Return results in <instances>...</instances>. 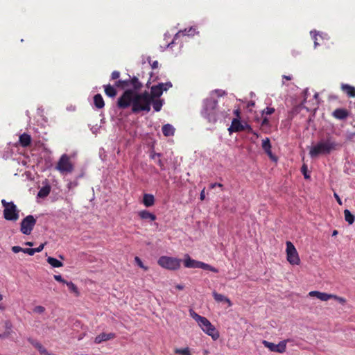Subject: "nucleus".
Wrapping results in <instances>:
<instances>
[{
    "instance_id": "b1692460",
    "label": "nucleus",
    "mask_w": 355,
    "mask_h": 355,
    "mask_svg": "<svg viewBox=\"0 0 355 355\" xmlns=\"http://www.w3.org/2000/svg\"><path fill=\"white\" fill-rule=\"evenodd\" d=\"M162 133L166 137L173 136L175 133V128L171 124H165L163 125Z\"/></svg>"
},
{
    "instance_id": "f3484780",
    "label": "nucleus",
    "mask_w": 355,
    "mask_h": 355,
    "mask_svg": "<svg viewBox=\"0 0 355 355\" xmlns=\"http://www.w3.org/2000/svg\"><path fill=\"white\" fill-rule=\"evenodd\" d=\"M212 295H213L214 300L217 302L227 303L228 304V306H231L232 305L231 300L227 297H226L222 294H219L216 291H214L212 293Z\"/></svg>"
},
{
    "instance_id": "f03ea898",
    "label": "nucleus",
    "mask_w": 355,
    "mask_h": 355,
    "mask_svg": "<svg viewBox=\"0 0 355 355\" xmlns=\"http://www.w3.org/2000/svg\"><path fill=\"white\" fill-rule=\"evenodd\" d=\"M341 145L331 138H327L325 141H321L311 148L309 155L312 158L317 157L319 155H329L331 152L336 150Z\"/></svg>"
},
{
    "instance_id": "6ab92c4d",
    "label": "nucleus",
    "mask_w": 355,
    "mask_h": 355,
    "mask_svg": "<svg viewBox=\"0 0 355 355\" xmlns=\"http://www.w3.org/2000/svg\"><path fill=\"white\" fill-rule=\"evenodd\" d=\"M341 89L343 92H345L348 97L354 98L355 97V87L347 85V84H342Z\"/></svg>"
},
{
    "instance_id": "393cba45",
    "label": "nucleus",
    "mask_w": 355,
    "mask_h": 355,
    "mask_svg": "<svg viewBox=\"0 0 355 355\" xmlns=\"http://www.w3.org/2000/svg\"><path fill=\"white\" fill-rule=\"evenodd\" d=\"M164 101L159 98H152L151 105H153V109L156 112L161 110L163 106Z\"/></svg>"
},
{
    "instance_id": "2eb2a0df",
    "label": "nucleus",
    "mask_w": 355,
    "mask_h": 355,
    "mask_svg": "<svg viewBox=\"0 0 355 355\" xmlns=\"http://www.w3.org/2000/svg\"><path fill=\"white\" fill-rule=\"evenodd\" d=\"M32 139L30 135L23 133L19 136V144L21 147L26 148L31 144Z\"/></svg>"
},
{
    "instance_id": "a18cd8bd",
    "label": "nucleus",
    "mask_w": 355,
    "mask_h": 355,
    "mask_svg": "<svg viewBox=\"0 0 355 355\" xmlns=\"http://www.w3.org/2000/svg\"><path fill=\"white\" fill-rule=\"evenodd\" d=\"M171 87H172V83L171 82L164 83L163 91H167Z\"/></svg>"
},
{
    "instance_id": "bf43d9fd",
    "label": "nucleus",
    "mask_w": 355,
    "mask_h": 355,
    "mask_svg": "<svg viewBox=\"0 0 355 355\" xmlns=\"http://www.w3.org/2000/svg\"><path fill=\"white\" fill-rule=\"evenodd\" d=\"M158 164H159L161 167H162V166H163V163H162V162L160 159H159V162H158Z\"/></svg>"
},
{
    "instance_id": "39448f33",
    "label": "nucleus",
    "mask_w": 355,
    "mask_h": 355,
    "mask_svg": "<svg viewBox=\"0 0 355 355\" xmlns=\"http://www.w3.org/2000/svg\"><path fill=\"white\" fill-rule=\"evenodd\" d=\"M217 101L214 98L207 99L205 103L204 114L210 123H215L217 120Z\"/></svg>"
},
{
    "instance_id": "052dcab7",
    "label": "nucleus",
    "mask_w": 355,
    "mask_h": 355,
    "mask_svg": "<svg viewBox=\"0 0 355 355\" xmlns=\"http://www.w3.org/2000/svg\"><path fill=\"white\" fill-rule=\"evenodd\" d=\"M337 234H338V231L337 230H334L333 232V233H332V236H336V235H337Z\"/></svg>"
},
{
    "instance_id": "cd10ccee",
    "label": "nucleus",
    "mask_w": 355,
    "mask_h": 355,
    "mask_svg": "<svg viewBox=\"0 0 355 355\" xmlns=\"http://www.w3.org/2000/svg\"><path fill=\"white\" fill-rule=\"evenodd\" d=\"M31 343L38 349L41 354H47V350L42 345L41 343L36 340H31Z\"/></svg>"
},
{
    "instance_id": "c85d7f7f",
    "label": "nucleus",
    "mask_w": 355,
    "mask_h": 355,
    "mask_svg": "<svg viewBox=\"0 0 355 355\" xmlns=\"http://www.w3.org/2000/svg\"><path fill=\"white\" fill-rule=\"evenodd\" d=\"M50 191H51V188L49 186L43 187L38 191L37 196L39 198H45L50 193Z\"/></svg>"
},
{
    "instance_id": "0eeeda50",
    "label": "nucleus",
    "mask_w": 355,
    "mask_h": 355,
    "mask_svg": "<svg viewBox=\"0 0 355 355\" xmlns=\"http://www.w3.org/2000/svg\"><path fill=\"white\" fill-rule=\"evenodd\" d=\"M286 244L287 261L292 265H299L300 259L295 247L291 241H287Z\"/></svg>"
},
{
    "instance_id": "603ef678",
    "label": "nucleus",
    "mask_w": 355,
    "mask_h": 355,
    "mask_svg": "<svg viewBox=\"0 0 355 355\" xmlns=\"http://www.w3.org/2000/svg\"><path fill=\"white\" fill-rule=\"evenodd\" d=\"M282 78H283V79H286V80H291L293 79V76H292L283 75Z\"/></svg>"
},
{
    "instance_id": "412c9836",
    "label": "nucleus",
    "mask_w": 355,
    "mask_h": 355,
    "mask_svg": "<svg viewBox=\"0 0 355 355\" xmlns=\"http://www.w3.org/2000/svg\"><path fill=\"white\" fill-rule=\"evenodd\" d=\"M138 215L141 219L144 220H150L151 221H154L157 218L154 214H152L147 210H142L139 211Z\"/></svg>"
},
{
    "instance_id": "4be33fe9",
    "label": "nucleus",
    "mask_w": 355,
    "mask_h": 355,
    "mask_svg": "<svg viewBox=\"0 0 355 355\" xmlns=\"http://www.w3.org/2000/svg\"><path fill=\"white\" fill-rule=\"evenodd\" d=\"M114 87H117L115 85L114 86L110 84L104 85L105 93L107 96L114 98L116 96L117 92Z\"/></svg>"
},
{
    "instance_id": "aec40b11",
    "label": "nucleus",
    "mask_w": 355,
    "mask_h": 355,
    "mask_svg": "<svg viewBox=\"0 0 355 355\" xmlns=\"http://www.w3.org/2000/svg\"><path fill=\"white\" fill-rule=\"evenodd\" d=\"M143 204L146 207H152L155 204V197L153 194L145 193L143 196Z\"/></svg>"
},
{
    "instance_id": "f257e3e1",
    "label": "nucleus",
    "mask_w": 355,
    "mask_h": 355,
    "mask_svg": "<svg viewBox=\"0 0 355 355\" xmlns=\"http://www.w3.org/2000/svg\"><path fill=\"white\" fill-rule=\"evenodd\" d=\"M115 85L117 88L125 89L117 100V107L121 110L130 107L135 114L142 111L150 112L152 98H159L164 92V83H159L151 87L150 92L145 91L139 93L143 84L137 77L130 75L128 79L116 81Z\"/></svg>"
},
{
    "instance_id": "ddd939ff",
    "label": "nucleus",
    "mask_w": 355,
    "mask_h": 355,
    "mask_svg": "<svg viewBox=\"0 0 355 355\" xmlns=\"http://www.w3.org/2000/svg\"><path fill=\"white\" fill-rule=\"evenodd\" d=\"M115 337L116 334L114 333H101L95 338L94 343L99 344L102 342L114 339Z\"/></svg>"
},
{
    "instance_id": "a878e982",
    "label": "nucleus",
    "mask_w": 355,
    "mask_h": 355,
    "mask_svg": "<svg viewBox=\"0 0 355 355\" xmlns=\"http://www.w3.org/2000/svg\"><path fill=\"white\" fill-rule=\"evenodd\" d=\"M47 262L54 268H60L63 266L62 262L51 257L47 258Z\"/></svg>"
},
{
    "instance_id": "5701e85b",
    "label": "nucleus",
    "mask_w": 355,
    "mask_h": 355,
    "mask_svg": "<svg viewBox=\"0 0 355 355\" xmlns=\"http://www.w3.org/2000/svg\"><path fill=\"white\" fill-rule=\"evenodd\" d=\"M94 104L98 109H101L105 106V102L101 94H97L94 96Z\"/></svg>"
},
{
    "instance_id": "9d476101",
    "label": "nucleus",
    "mask_w": 355,
    "mask_h": 355,
    "mask_svg": "<svg viewBox=\"0 0 355 355\" xmlns=\"http://www.w3.org/2000/svg\"><path fill=\"white\" fill-rule=\"evenodd\" d=\"M288 340H284L279 342L277 345H275L272 343L268 342L267 340L263 341V345L266 348L269 349L271 352H278V353H284L286 349V344Z\"/></svg>"
},
{
    "instance_id": "c756f323",
    "label": "nucleus",
    "mask_w": 355,
    "mask_h": 355,
    "mask_svg": "<svg viewBox=\"0 0 355 355\" xmlns=\"http://www.w3.org/2000/svg\"><path fill=\"white\" fill-rule=\"evenodd\" d=\"M345 220L349 224L352 225L355 220L354 216L348 210L344 211Z\"/></svg>"
},
{
    "instance_id": "4468645a",
    "label": "nucleus",
    "mask_w": 355,
    "mask_h": 355,
    "mask_svg": "<svg viewBox=\"0 0 355 355\" xmlns=\"http://www.w3.org/2000/svg\"><path fill=\"white\" fill-rule=\"evenodd\" d=\"M262 148L266 152V153L269 156V157L272 160H277L275 157L272 155L271 151V144L270 139L268 138H266L262 141Z\"/></svg>"
},
{
    "instance_id": "7c9ffc66",
    "label": "nucleus",
    "mask_w": 355,
    "mask_h": 355,
    "mask_svg": "<svg viewBox=\"0 0 355 355\" xmlns=\"http://www.w3.org/2000/svg\"><path fill=\"white\" fill-rule=\"evenodd\" d=\"M174 353L180 355H192L188 347L183 349L176 348L174 350Z\"/></svg>"
},
{
    "instance_id": "1a4fd4ad",
    "label": "nucleus",
    "mask_w": 355,
    "mask_h": 355,
    "mask_svg": "<svg viewBox=\"0 0 355 355\" xmlns=\"http://www.w3.org/2000/svg\"><path fill=\"white\" fill-rule=\"evenodd\" d=\"M199 326L201 327L202 330L207 335L210 336L213 340H216L219 338L218 331L206 318H204L199 324Z\"/></svg>"
},
{
    "instance_id": "20e7f679",
    "label": "nucleus",
    "mask_w": 355,
    "mask_h": 355,
    "mask_svg": "<svg viewBox=\"0 0 355 355\" xmlns=\"http://www.w3.org/2000/svg\"><path fill=\"white\" fill-rule=\"evenodd\" d=\"M55 169L61 174L71 173L74 170V165L72 163L70 157L67 154H63L60 157L55 166Z\"/></svg>"
},
{
    "instance_id": "3c124183",
    "label": "nucleus",
    "mask_w": 355,
    "mask_h": 355,
    "mask_svg": "<svg viewBox=\"0 0 355 355\" xmlns=\"http://www.w3.org/2000/svg\"><path fill=\"white\" fill-rule=\"evenodd\" d=\"M334 197H335V198H336V201L338 202V203L339 205H342V200H341V199L340 198L339 196H338L336 193H334Z\"/></svg>"
},
{
    "instance_id": "e433bc0d",
    "label": "nucleus",
    "mask_w": 355,
    "mask_h": 355,
    "mask_svg": "<svg viewBox=\"0 0 355 355\" xmlns=\"http://www.w3.org/2000/svg\"><path fill=\"white\" fill-rule=\"evenodd\" d=\"M331 299L336 300V301H338L341 304H345L346 303V302H347L345 298H344L343 297L338 296L336 295H334V294H332Z\"/></svg>"
},
{
    "instance_id": "680f3d73",
    "label": "nucleus",
    "mask_w": 355,
    "mask_h": 355,
    "mask_svg": "<svg viewBox=\"0 0 355 355\" xmlns=\"http://www.w3.org/2000/svg\"><path fill=\"white\" fill-rule=\"evenodd\" d=\"M43 355H53V354H52L49 353V352L47 351V354H44Z\"/></svg>"
},
{
    "instance_id": "6e6552de",
    "label": "nucleus",
    "mask_w": 355,
    "mask_h": 355,
    "mask_svg": "<svg viewBox=\"0 0 355 355\" xmlns=\"http://www.w3.org/2000/svg\"><path fill=\"white\" fill-rule=\"evenodd\" d=\"M35 224L36 219L34 216L28 215L21 220L20 224V231L24 234L29 235L33 231Z\"/></svg>"
},
{
    "instance_id": "473e14b6",
    "label": "nucleus",
    "mask_w": 355,
    "mask_h": 355,
    "mask_svg": "<svg viewBox=\"0 0 355 355\" xmlns=\"http://www.w3.org/2000/svg\"><path fill=\"white\" fill-rule=\"evenodd\" d=\"M66 285L68 286L71 292L75 293L76 296L79 295L78 287L72 282H66Z\"/></svg>"
},
{
    "instance_id": "6e6d98bb",
    "label": "nucleus",
    "mask_w": 355,
    "mask_h": 355,
    "mask_svg": "<svg viewBox=\"0 0 355 355\" xmlns=\"http://www.w3.org/2000/svg\"><path fill=\"white\" fill-rule=\"evenodd\" d=\"M234 114H235L237 117H239V115H240V111H239V110H238V109H237V110H234Z\"/></svg>"
},
{
    "instance_id": "09e8293b",
    "label": "nucleus",
    "mask_w": 355,
    "mask_h": 355,
    "mask_svg": "<svg viewBox=\"0 0 355 355\" xmlns=\"http://www.w3.org/2000/svg\"><path fill=\"white\" fill-rule=\"evenodd\" d=\"M44 244L42 243V244L40 245L37 248H34L35 253L41 252L44 249Z\"/></svg>"
},
{
    "instance_id": "a211bd4d",
    "label": "nucleus",
    "mask_w": 355,
    "mask_h": 355,
    "mask_svg": "<svg viewBox=\"0 0 355 355\" xmlns=\"http://www.w3.org/2000/svg\"><path fill=\"white\" fill-rule=\"evenodd\" d=\"M200 261H196L191 259V257L187 254L184 261V265L186 268H198V263Z\"/></svg>"
},
{
    "instance_id": "49530a36",
    "label": "nucleus",
    "mask_w": 355,
    "mask_h": 355,
    "mask_svg": "<svg viewBox=\"0 0 355 355\" xmlns=\"http://www.w3.org/2000/svg\"><path fill=\"white\" fill-rule=\"evenodd\" d=\"M217 187L223 188V185L221 183H211L209 185V188L211 189H214L215 187Z\"/></svg>"
},
{
    "instance_id": "de8ad7c7",
    "label": "nucleus",
    "mask_w": 355,
    "mask_h": 355,
    "mask_svg": "<svg viewBox=\"0 0 355 355\" xmlns=\"http://www.w3.org/2000/svg\"><path fill=\"white\" fill-rule=\"evenodd\" d=\"M269 125V120L267 117L263 118L261 122V126H268Z\"/></svg>"
},
{
    "instance_id": "2f4dec72",
    "label": "nucleus",
    "mask_w": 355,
    "mask_h": 355,
    "mask_svg": "<svg viewBox=\"0 0 355 355\" xmlns=\"http://www.w3.org/2000/svg\"><path fill=\"white\" fill-rule=\"evenodd\" d=\"M189 314L191 318H193L199 324L201 321L204 319L205 317H202L196 313L193 309L189 310Z\"/></svg>"
},
{
    "instance_id": "13d9d810",
    "label": "nucleus",
    "mask_w": 355,
    "mask_h": 355,
    "mask_svg": "<svg viewBox=\"0 0 355 355\" xmlns=\"http://www.w3.org/2000/svg\"><path fill=\"white\" fill-rule=\"evenodd\" d=\"M316 40H317V39H316V37H315V41H314L315 47H316L318 45V43Z\"/></svg>"
},
{
    "instance_id": "f704fd0d",
    "label": "nucleus",
    "mask_w": 355,
    "mask_h": 355,
    "mask_svg": "<svg viewBox=\"0 0 355 355\" xmlns=\"http://www.w3.org/2000/svg\"><path fill=\"white\" fill-rule=\"evenodd\" d=\"M301 172L303 174L305 179L310 178V175L308 173V167L307 165L304 164L301 167Z\"/></svg>"
},
{
    "instance_id": "58836bf2",
    "label": "nucleus",
    "mask_w": 355,
    "mask_h": 355,
    "mask_svg": "<svg viewBox=\"0 0 355 355\" xmlns=\"http://www.w3.org/2000/svg\"><path fill=\"white\" fill-rule=\"evenodd\" d=\"M23 252L28 254L30 256L35 254L34 248H23Z\"/></svg>"
},
{
    "instance_id": "dca6fc26",
    "label": "nucleus",
    "mask_w": 355,
    "mask_h": 355,
    "mask_svg": "<svg viewBox=\"0 0 355 355\" xmlns=\"http://www.w3.org/2000/svg\"><path fill=\"white\" fill-rule=\"evenodd\" d=\"M196 30L193 28H189V29L185 28L183 31H180L178 33H177L171 44H168L170 46L171 44H173L175 42V41L180 37V36H185V35H193L195 33Z\"/></svg>"
},
{
    "instance_id": "4c0bfd02",
    "label": "nucleus",
    "mask_w": 355,
    "mask_h": 355,
    "mask_svg": "<svg viewBox=\"0 0 355 355\" xmlns=\"http://www.w3.org/2000/svg\"><path fill=\"white\" fill-rule=\"evenodd\" d=\"M45 308L41 305H38V306H36L34 309H33V312L34 313H40V314H42L43 313L44 311H45Z\"/></svg>"
},
{
    "instance_id": "9b49d317",
    "label": "nucleus",
    "mask_w": 355,
    "mask_h": 355,
    "mask_svg": "<svg viewBox=\"0 0 355 355\" xmlns=\"http://www.w3.org/2000/svg\"><path fill=\"white\" fill-rule=\"evenodd\" d=\"M250 125L247 123L243 124L239 119H234L232 121L230 127L228 128L230 133L238 132L243 130H251Z\"/></svg>"
},
{
    "instance_id": "864d4df0",
    "label": "nucleus",
    "mask_w": 355,
    "mask_h": 355,
    "mask_svg": "<svg viewBox=\"0 0 355 355\" xmlns=\"http://www.w3.org/2000/svg\"><path fill=\"white\" fill-rule=\"evenodd\" d=\"M158 67V62L157 61H154L152 64V68L153 69H156Z\"/></svg>"
},
{
    "instance_id": "a19ab883",
    "label": "nucleus",
    "mask_w": 355,
    "mask_h": 355,
    "mask_svg": "<svg viewBox=\"0 0 355 355\" xmlns=\"http://www.w3.org/2000/svg\"><path fill=\"white\" fill-rule=\"evenodd\" d=\"M120 77V72L118 71H114L111 74L112 80H117Z\"/></svg>"
},
{
    "instance_id": "8fccbe9b",
    "label": "nucleus",
    "mask_w": 355,
    "mask_h": 355,
    "mask_svg": "<svg viewBox=\"0 0 355 355\" xmlns=\"http://www.w3.org/2000/svg\"><path fill=\"white\" fill-rule=\"evenodd\" d=\"M205 198V189L204 188L201 192H200V199L201 200H204Z\"/></svg>"
},
{
    "instance_id": "c03bdc74",
    "label": "nucleus",
    "mask_w": 355,
    "mask_h": 355,
    "mask_svg": "<svg viewBox=\"0 0 355 355\" xmlns=\"http://www.w3.org/2000/svg\"><path fill=\"white\" fill-rule=\"evenodd\" d=\"M12 251L15 253H18L19 252H23V248L20 246H13L12 248Z\"/></svg>"
},
{
    "instance_id": "4d7b16f0",
    "label": "nucleus",
    "mask_w": 355,
    "mask_h": 355,
    "mask_svg": "<svg viewBox=\"0 0 355 355\" xmlns=\"http://www.w3.org/2000/svg\"><path fill=\"white\" fill-rule=\"evenodd\" d=\"M25 245H28V246H33V243L31 242V241H28V242H26L25 243Z\"/></svg>"
},
{
    "instance_id": "7ed1b4c3",
    "label": "nucleus",
    "mask_w": 355,
    "mask_h": 355,
    "mask_svg": "<svg viewBox=\"0 0 355 355\" xmlns=\"http://www.w3.org/2000/svg\"><path fill=\"white\" fill-rule=\"evenodd\" d=\"M1 204L4 207L3 217L7 220L16 221L19 219V210L13 202H7L1 200Z\"/></svg>"
},
{
    "instance_id": "e2e57ef3",
    "label": "nucleus",
    "mask_w": 355,
    "mask_h": 355,
    "mask_svg": "<svg viewBox=\"0 0 355 355\" xmlns=\"http://www.w3.org/2000/svg\"><path fill=\"white\" fill-rule=\"evenodd\" d=\"M3 300V295L0 293V301Z\"/></svg>"
},
{
    "instance_id": "bb28decb",
    "label": "nucleus",
    "mask_w": 355,
    "mask_h": 355,
    "mask_svg": "<svg viewBox=\"0 0 355 355\" xmlns=\"http://www.w3.org/2000/svg\"><path fill=\"white\" fill-rule=\"evenodd\" d=\"M198 268L209 270L216 273L218 272V270L217 268L202 261H200V263H198Z\"/></svg>"
},
{
    "instance_id": "37998d69",
    "label": "nucleus",
    "mask_w": 355,
    "mask_h": 355,
    "mask_svg": "<svg viewBox=\"0 0 355 355\" xmlns=\"http://www.w3.org/2000/svg\"><path fill=\"white\" fill-rule=\"evenodd\" d=\"M321 292L317 291H313L309 293V295L311 297H316L318 299V296L320 295Z\"/></svg>"
},
{
    "instance_id": "c9c22d12",
    "label": "nucleus",
    "mask_w": 355,
    "mask_h": 355,
    "mask_svg": "<svg viewBox=\"0 0 355 355\" xmlns=\"http://www.w3.org/2000/svg\"><path fill=\"white\" fill-rule=\"evenodd\" d=\"M135 261L137 263V264L138 265V266L140 267L141 268L144 269V270H148V268L147 266H145L143 264V262H142V261L141 260V259L139 257H135Z\"/></svg>"
},
{
    "instance_id": "ea45409f",
    "label": "nucleus",
    "mask_w": 355,
    "mask_h": 355,
    "mask_svg": "<svg viewBox=\"0 0 355 355\" xmlns=\"http://www.w3.org/2000/svg\"><path fill=\"white\" fill-rule=\"evenodd\" d=\"M54 279L59 282H61V283H63V284H66V282H67V281H66L65 279H64L62 278V277L60 275H54Z\"/></svg>"
},
{
    "instance_id": "423d86ee",
    "label": "nucleus",
    "mask_w": 355,
    "mask_h": 355,
    "mask_svg": "<svg viewBox=\"0 0 355 355\" xmlns=\"http://www.w3.org/2000/svg\"><path fill=\"white\" fill-rule=\"evenodd\" d=\"M181 261H182L180 259L167 256H162L159 258L157 263L164 268L175 270L180 267Z\"/></svg>"
},
{
    "instance_id": "79ce46f5",
    "label": "nucleus",
    "mask_w": 355,
    "mask_h": 355,
    "mask_svg": "<svg viewBox=\"0 0 355 355\" xmlns=\"http://www.w3.org/2000/svg\"><path fill=\"white\" fill-rule=\"evenodd\" d=\"M275 112V108L273 107H266V110L263 111V113H265L267 115H270Z\"/></svg>"
},
{
    "instance_id": "5fc2aeb1",
    "label": "nucleus",
    "mask_w": 355,
    "mask_h": 355,
    "mask_svg": "<svg viewBox=\"0 0 355 355\" xmlns=\"http://www.w3.org/2000/svg\"><path fill=\"white\" fill-rule=\"evenodd\" d=\"M175 288H178V290H183L184 286L181 285V284H178V285H176Z\"/></svg>"
},
{
    "instance_id": "f8f14e48",
    "label": "nucleus",
    "mask_w": 355,
    "mask_h": 355,
    "mask_svg": "<svg viewBox=\"0 0 355 355\" xmlns=\"http://www.w3.org/2000/svg\"><path fill=\"white\" fill-rule=\"evenodd\" d=\"M349 115V112L345 108H337L332 112V116L339 120H345Z\"/></svg>"
},
{
    "instance_id": "72a5a7b5",
    "label": "nucleus",
    "mask_w": 355,
    "mask_h": 355,
    "mask_svg": "<svg viewBox=\"0 0 355 355\" xmlns=\"http://www.w3.org/2000/svg\"><path fill=\"white\" fill-rule=\"evenodd\" d=\"M332 294H329L327 293H320V295L318 296V299L322 301H327L330 299H331Z\"/></svg>"
}]
</instances>
